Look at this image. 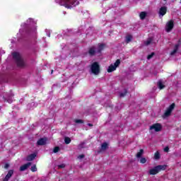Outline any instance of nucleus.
<instances>
[{
    "instance_id": "1",
    "label": "nucleus",
    "mask_w": 181,
    "mask_h": 181,
    "mask_svg": "<svg viewBox=\"0 0 181 181\" xmlns=\"http://www.w3.org/2000/svg\"><path fill=\"white\" fill-rule=\"evenodd\" d=\"M57 2L61 5V6H64L67 9H71L73 6L78 5V1L77 0H56Z\"/></svg>"
},
{
    "instance_id": "2",
    "label": "nucleus",
    "mask_w": 181,
    "mask_h": 181,
    "mask_svg": "<svg viewBox=\"0 0 181 181\" xmlns=\"http://www.w3.org/2000/svg\"><path fill=\"white\" fill-rule=\"evenodd\" d=\"M90 71L92 74H94L95 76H98V74L101 71L100 64L97 62L92 63L90 65Z\"/></svg>"
},
{
    "instance_id": "3",
    "label": "nucleus",
    "mask_w": 181,
    "mask_h": 181,
    "mask_svg": "<svg viewBox=\"0 0 181 181\" xmlns=\"http://www.w3.org/2000/svg\"><path fill=\"white\" fill-rule=\"evenodd\" d=\"M166 170V165H159L151 169L148 171V173L149 175H158V173H159V172H160L161 170Z\"/></svg>"
},
{
    "instance_id": "4",
    "label": "nucleus",
    "mask_w": 181,
    "mask_h": 181,
    "mask_svg": "<svg viewBox=\"0 0 181 181\" xmlns=\"http://www.w3.org/2000/svg\"><path fill=\"white\" fill-rule=\"evenodd\" d=\"M13 58L16 59V63L18 67H23V60L21 58V54L18 52H13Z\"/></svg>"
},
{
    "instance_id": "5",
    "label": "nucleus",
    "mask_w": 181,
    "mask_h": 181,
    "mask_svg": "<svg viewBox=\"0 0 181 181\" xmlns=\"http://www.w3.org/2000/svg\"><path fill=\"white\" fill-rule=\"evenodd\" d=\"M175 107H176V104L172 103L165 110L164 114L163 115L162 117L163 119L168 118V117H170L172 115V112L175 110Z\"/></svg>"
},
{
    "instance_id": "6",
    "label": "nucleus",
    "mask_w": 181,
    "mask_h": 181,
    "mask_svg": "<svg viewBox=\"0 0 181 181\" xmlns=\"http://www.w3.org/2000/svg\"><path fill=\"white\" fill-rule=\"evenodd\" d=\"M174 27H175V22L173 21V20L169 21L165 25L166 32L168 33L170 32Z\"/></svg>"
},
{
    "instance_id": "7",
    "label": "nucleus",
    "mask_w": 181,
    "mask_h": 181,
    "mask_svg": "<svg viewBox=\"0 0 181 181\" xmlns=\"http://www.w3.org/2000/svg\"><path fill=\"white\" fill-rule=\"evenodd\" d=\"M152 129H154L156 132H159L162 131V124L159 123L153 124L150 127V130L152 131Z\"/></svg>"
},
{
    "instance_id": "8",
    "label": "nucleus",
    "mask_w": 181,
    "mask_h": 181,
    "mask_svg": "<svg viewBox=\"0 0 181 181\" xmlns=\"http://www.w3.org/2000/svg\"><path fill=\"white\" fill-rule=\"evenodd\" d=\"M88 53L90 57H93V56H95V54L97 53V50L95 47L92 46L91 47L89 48Z\"/></svg>"
},
{
    "instance_id": "9",
    "label": "nucleus",
    "mask_w": 181,
    "mask_h": 181,
    "mask_svg": "<svg viewBox=\"0 0 181 181\" xmlns=\"http://www.w3.org/2000/svg\"><path fill=\"white\" fill-rule=\"evenodd\" d=\"M13 172H14L13 170H8L7 175L5 176L3 181H8L9 179H11L12 177V176L13 175Z\"/></svg>"
},
{
    "instance_id": "10",
    "label": "nucleus",
    "mask_w": 181,
    "mask_h": 181,
    "mask_svg": "<svg viewBox=\"0 0 181 181\" xmlns=\"http://www.w3.org/2000/svg\"><path fill=\"white\" fill-rule=\"evenodd\" d=\"M168 12V7L166 6H163L161 8H160L159 10V14L161 16H165V15H166V13Z\"/></svg>"
},
{
    "instance_id": "11",
    "label": "nucleus",
    "mask_w": 181,
    "mask_h": 181,
    "mask_svg": "<svg viewBox=\"0 0 181 181\" xmlns=\"http://www.w3.org/2000/svg\"><path fill=\"white\" fill-rule=\"evenodd\" d=\"M30 165H32V163L29 162V163H27L21 165L20 167V172H25V170H26V169H28V168H29V166H30Z\"/></svg>"
},
{
    "instance_id": "12",
    "label": "nucleus",
    "mask_w": 181,
    "mask_h": 181,
    "mask_svg": "<svg viewBox=\"0 0 181 181\" xmlns=\"http://www.w3.org/2000/svg\"><path fill=\"white\" fill-rule=\"evenodd\" d=\"M47 139L45 138H41L37 141V145L38 146H43V145H46Z\"/></svg>"
},
{
    "instance_id": "13",
    "label": "nucleus",
    "mask_w": 181,
    "mask_h": 181,
    "mask_svg": "<svg viewBox=\"0 0 181 181\" xmlns=\"http://www.w3.org/2000/svg\"><path fill=\"white\" fill-rule=\"evenodd\" d=\"M35 158H36V154L35 153H32V154H30L27 156L26 160L28 162H30V161L33 160L35 159Z\"/></svg>"
},
{
    "instance_id": "14",
    "label": "nucleus",
    "mask_w": 181,
    "mask_h": 181,
    "mask_svg": "<svg viewBox=\"0 0 181 181\" xmlns=\"http://www.w3.org/2000/svg\"><path fill=\"white\" fill-rule=\"evenodd\" d=\"M105 47V44H104V43L98 44L97 52L101 53V52H103V50H104Z\"/></svg>"
},
{
    "instance_id": "15",
    "label": "nucleus",
    "mask_w": 181,
    "mask_h": 181,
    "mask_svg": "<svg viewBox=\"0 0 181 181\" xmlns=\"http://www.w3.org/2000/svg\"><path fill=\"white\" fill-rule=\"evenodd\" d=\"M115 70H117L116 66H115V65L111 64L110 66H109L107 69V73H112V71H115Z\"/></svg>"
},
{
    "instance_id": "16",
    "label": "nucleus",
    "mask_w": 181,
    "mask_h": 181,
    "mask_svg": "<svg viewBox=\"0 0 181 181\" xmlns=\"http://www.w3.org/2000/svg\"><path fill=\"white\" fill-rule=\"evenodd\" d=\"M178 49H179V45H175L174 49L170 52L171 56H173V54L177 53Z\"/></svg>"
},
{
    "instance_id": "17",
    "label": "nucleus",
    "mask_w": 181,
    "mask_h": 181,
    "mask_svg": "<svg viewBox=\"0 0 181 181\" xmlns=\"http://www.w3.org/2000/svg\"><path fill=\"white\" fill-rule=\"evenodd\" d=\"M139 16H140V19H141V21H144V19L146 18V12L145 11L141 12L139 14Z\"/></svg>"
},
{
    "instance_id": "18",
    "label": "nucleus",
    "mask_w": 181,
    "mask_h": 181,
    "mask_svg": "<svg viewBox=\"0 0 181 181\" xmlns=\"http://www.w3.org/2000/svg\"><path fill=\"white\" fill-rule=\"evenodd\" d=\"M154 159L158 160V159H160V153L159 151H156L154 154Z\"/></svg>"
},
{
    "instance_id": "19",
    "label": "nucleus",
    "mask_w": 181,
    "mask_h": 181,
    "mask_svg": "<svg viewBox=\"0 0 181 181\" xmlns=\"http://www.w3.org/2000/svg\"><path fill=\"white\" fill-rule=\"evenodd\" d=\"M64 142H65L66 145H69V144H70L71 142V139H70V137H65Z\"/></svg>"
},
{
    "instance_id": "20",
    "label": "nucleus",
    "mask_w": 181,
    "mask_h": 181,
    "mask_svg": "<svg viewBox=\"0 0 181 181\" xmlns=\"http://www.w3.org/2000/svg\"><path fill=\"white\" fill-rule=\"evenodd\" d=\"M144 155V149H140V151L136 153V158H141Z\"/></svg>"
},
{
    "instance_id": "21",
    "label": "nucleus",
    "mask_w": 181,
    "mask_h": 181,
    "mask_svg": "<svg viewBox=\"0 0 181 181\" xmlns=\"http://www.w3.org/2000/svg\"><path fill=\"white\" fill-rule=\"evenodd\" d=\"M152 43V39L148 38L146 42H144V45L146 46H149V45Z\"/></svg>"
},
{
    "instance_id": "22",
    "label": "nucleus",
    "mask_w": 181,
    "mask_h": 181,
    "mask_svg": "<svg viewBox=\"0 0 181 181\" xmlns=\"http://www.w3.org/2000/svg\"><path fill=\"white\" fill-rule=\"evenodd\" d=\"M158 88L160 90H163V88H165V85L161 81H159L158 83Z\"/></svg>"
},
{
    "instance_id": "23",
    "label": "nucleus",
    "mask_w": 181,
    "mask_h": 181,
    "mask_svg": "<svg viewBox=\"0 0 181 181\" xmlns=\"http://www.w3.org/2000/svg\"><path fill=\"white\" fill-rule=\"evenodd\" d=\"M107 147H108V144L107 143H103L101 145V149H103V151H105V149H107Z\"/></svg>"
},
{
    "instance_id": "24",
    "label": "nucleus",
    "mask_w": 181,
    "mask_h": 181,
    "mask_svg": "<svg viewBox=\"0 0 181 181\" xmlns=\"http://www.w3.org/2000/svg\"><path fill=\"white\" fill-rule=\"evenodd\" d=\"M119 64H121V60L117 59L113 66H116V69H117V67H118Z\"/></svg>"
},
{
    "instance_id": "25",
    "label": "nucleus",
    "mask_w": 181,
    "mask_h": 181,
    "mask_svg": "<svg viewBox=\"0 0 181 181\" xmlns=\"http://www.w3.org/2000/svg\"><path fill=\"white\" fill-rule=\"evenodd\" d=\"M127 94H128V90L124 89V93H120L119 97H125V95H127Z\"/></svg>"
},
{
    "instance_id": "26",
    "label": "nucleus",
    "mask_w": 181,
    "mask_h": 181,
    "mask_svg": "<svg viewBox=\"0 0 181 181\" xmlns=\"http://www.w3.org/2000/svg\"><path fill=\"white\" fill-rule=\"evenodd\" d=\"M131 40H132V35H127L126 37V42L127 43H129V42H131Z\"/></svg>"
},
{
    "instance_id": "27",
    "label": "nucleus",
    "mask_w": 181,
    "mask_h": 181,
    "mask_svg": "<svg viewBox=\"0 0 181 181\" xmlns=\"http://www.w3.org/2000/svg\"><path fill=\"white\" fill-rule=\"evenodd\" d=\"M74 122H75L76 124H84V120L76 119L74 120Z\"/></svg>"
},
{
    "instance_id": "28",
    "label": "nucleus",
    "mask_w": 181,
    "mask_h": 181,
    "mask_svg": "<svg viewBox=\"0 0 181 181\" xmlns=\"http://www.w3.org/2000/svg\"><path fill=\"white\" fill-rule=\"evenodd\" d=\"M153 56H155V52H151V54H148L147 56V60H151V59H152Z\"/></svg>"
},
{
    "instance_id": "29",
    "label": "nucleus",
    "mask_w": 181,
    "mask_h": 181,
    "mask_svg": "<svg viewBox=\"0 0 181 181\" xmlns=\"http://www.w3.org/2000/svg\"><path fill=\"white\" fill-rule=\"evenodd\" d=\"M59 151H60V147H59V146H55L53 149L54 153H57V152H59Z\"/></svg>"
},
{
    "instance_id": "30",
    "label": "nucleus",
    "mask_w": 181,
    "mask_h": 181,
    "mask_svg": "<svg viewBox=\"0 0 181 181\" xmlns=\"http://www.w3.org/2000/svg\"><path fill=\"white\" fill-rule=\"evenodd\" d=\"M31 170L33 172H36L37 170V168H36V165H34L31 167Z\"/></svg>"
},
{
    "instance_id": "31",
    "label": "nucleus",
    "mask_w": 181,
    "mask_h": 181,
    "mask_svg": "<svg viewBox=\"0 0 181 181\" xmlns=\"http://www.w3.org/2000/svg\"><path fill=\"white\" fill-rule=\"evenodd\" d=\"M84 145H86V142H82L78 145V148H81V149H83V148H84Z\"/></svg>"
},
{
    "instance_id": "32",
    "label": "nucleus",
    "mask_w": 181,
    "mask_h": 181,
    "mask_svg": "<svg viewBox=\"0 0 181 181\" xmlns=\"http://www.w3.org/2000/svg\"><path fill=\"white\" fill-rule=\"evenodd\" d=\"M140 163H146V158H141L140 159Z\"/></svg>"
},
{
    "instance_id": "33",
    "label": "nucleus",
    "mask_w": 181,
    "mask_h": 181,
    "mask_svg": "<svg viewBox=\"0 0 181 181\" xmlns=\"http://www.w3.org/2000/svg\"><path fill=\"white\" fill-rule=\"evenodd\" d=\"M58 167L60 168V169H63L64 168L66 167V165L64 164H61L59 165H58Z\"/></svg>"
},
{
    "instance_id": "34",
    "label": "nucleus",
    "mask_w": 181,
    "mask_h": 181,
    "mask_svg": "<svg viewBox=\"0 0 181 181\" xmlns=\"http://www.w3.org/2000/svg\"><path fill=\"white\" fill-rule=\"evenodd\" d=\"M84 156H85L84 154H81V155H79L78 158L79 159H83V158H84Z\"/></svg>"
},
{
    "instance_id": "35",
    "label": "nucleus",
    "mask_w": 181,
    "mask_h": 181,
    "mask_svg": "<svg viewBox=\"0 0 181 181\" xmlns=\"http://www.w3.org/2000/svg\"><path fill=\"white\" fill-rule=\"evenodd\" d=\"M9 168V164L8 163H6L5 165H4V168L5 169H8Z\"/></svg>"
},
{
    "instance_id": "36",
    "label": "nucleus",
    "mask_w": 181,
    "mask_h": 181,
    "mask_svg": "<svg viewBox=\"0 0 181 181\" xmlns=\"http://www.w3.org/2000/svg\"><path fill=\"white\" fill-rule=\"evenodd\" d=\"M164 151H165V152H169V147L166 146V147L164 148Z\"/></svg>"
},
{
    "instance_id": "37",
    "label": "nucleus",
    "mask_w": 181,
    "mask_h": 181,
    "mask_svg": "<svg viewBox=\"0 0 181 181\" xmlns=\"http://www.w3.org/2000/svg\"><path fill=\"white\" fill-rule=\"evenodd\" d=\"M93 124H91V123H88V127H93Z\"/></svg>"
},
{
    "instance_id": "38",
    "label": "nucleus",
    "mask_w": 181,
    "mask_h": 181,
    "mask_svg": "<svg viewBox=\"0 0 181 181\" xmlns=\"http://www.w3.org/2000/svg\"><path fill=\"white\" fill-rule=\"evenodd\" d=\"M51 74H53V70L51 71Z\"/></svg>"
},
{
    "instance_id": "39",
    "label": "nucleus",
    "mask_w": 181,
    "mask_h": 181,
    "mask_svg": "<svg viewBox=\"0 0 181 181\" xmlns=\"http://www.w3.org/2000/svg\"><path fill=\"white\" fill-rule=\"evenodd\" d=\"M8 101V103H12V101H11V100H7Z\"/></svg>"
},
{
    "instance_id": "40",
    "label": "nucleus",
    "mask_w": 181,
    "mask_h": 181,
    "mask_svg": "<svg viewBox=\"0 0 181 181\" xmlns=\"http://www.w3.org/2000/svg\"><path fill=\"white\" fill-rule=\"evenodd\" d=\"M164 1H166V0H164Z\"/></svg>"
}]
</instances>
